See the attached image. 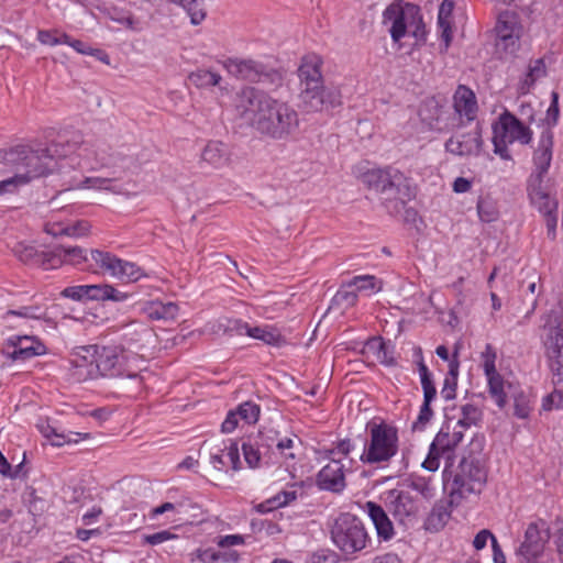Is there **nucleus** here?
<instances>
[{
	"instance_id": "1",
	"label": "nucleus",
	"mask_w": 563,
	"mask_h": 563,
	"mask_svg": "<svg viewBox=\"0 0 563 563\" xmlns=\"http://www.w3.org/2000/svg\"><path fill=\"white\" fill-rule=\"evenodd\" d=\"M87 157L89 146L80 136L64 143H52L46 147L33 148L29 145H16L0 153V163L7 167L5 173L12 175L0 180V196L15 192L31 180L52 173L55 168L66 167L64 162L70 154Z\"/></svg>"
},
{
	"instance_id": "2",
	"label": "nucleus",
	"mask_w": 563,
	"mask_h": 563,
	"mask_svg": "<svg viewBox=\"0 0 563 563\" xmlns=\"http://www.w3.org/2000/svg\"><path fill=\"white\" fill-rule=\"evenodd\" d=\"M235 111L245 124L273 140H286L299 129V114L292 106L255 87L241 89Z\"/></svg>"
},
{
	"instance_id": "3",
	"label": "nucleus",
	"mask_w": 563,
	"mask_h": 563,
	"mask_svg": "<svg viewBox=\"0 0 563 563\" xmlns=\"http://www.w3.org/2000/svg\"><path fill=\"white\" fill-rule=\"evenodd\" d=\"M553 150V132L542 131L533 153V172L528 178L527 190L531 203L543 216L548 238L555 240L559 202L550 178H547Z\"/></svg>"
},
{
	"instance_id": "4",
	"label": "nucleus",
	"mask_w": 563,
	"mask_h": 563,
	"mask_svg": "<svg viewBox=\"0 0 563 563\" xmlns=\"http://www.w3.org/2000/svg\"><path fill=\"white\" fill-rule=\"evenodd\" d=\"M322 60L317 55L302 58L298 69L300 78V99L310 111H321L341 104V93L335 87L323 86L321 75Z\"/></svg>"
},
{
	"instance_id": "5",
	"label": "nucleus",
	"mask_w": 563,
	"mask_h": 563,
	"mask_svg": "<svg viewBox=\"0 0 563 563\" xmlns=\"http://www.w3.org/2000/svg\"><path fill=\"white\" fill-rule=\"evenodd\" d=\"M364 183L384 196L385 208L390 214L400 212L406 202L415 197V189L409 179L394 167L367 172L364 175Z\"/></svg>"
},
{
	"instance_id": "6",
	"label": "nucleus",
	"mask_w": 563,
	"mask_h": 563,
	"mask_svg": "<svg viewBox=\"0 0 563 563\" xmlns=\"http://www.w3.org/2000/svg\"><path fill=\"white\" fill-rule=\"evenodd\" d=\"M126 355L120 346L88 345L79 347L77 357L73 361L76 367H84L90 363L91 368L87 376L95 378L122 377L137 378V374L125 368Z\"/></svg>"
},
{
	"instance_id": "7",
	"label": "nucleus",
	"mask_w": 563,
	"mask_h": 563,
	"mask_svg": "<svg viewBox=\"0 0 563 563\" xmlns=\"http://www.w3.org/2000/svg\"><path fill=\"white\" fill-rule=\"evenodd\" d=\"M486 471L475 459H462L449 483V505L457 506L462 499L478 495L486 483Z\"/></svg>"
},
{
	"instance_id": "8",
	"label": "nucleus",
	"mask_w": 563,
	"mask_h": 563,
	"mask_svg": "<svg viewBox=\"0 0 563 563\" xmlns=\"http://www.w3.org/2000/svg\"><path fill=\"white\" fill-rule=\"evenodd\" d=\"M331 540L345 555H352L366 548L369 537L364 523L356 516L340 514L331 526Z\"/></svg>"
},
{
	"instance_id": "9",
	"label": "nucleus",
	"mask_w": 563,
	"mask_h": 563,
	"mask_svg": "<svg viewBox=\"0 0 563 563\" xmlns=\"http://www.w3.org/2000/svg\"><path fill=\"white\" fill-rule=\"evenodd\" d=\"M397 451V429L386 423H373L369 427V440L365 443L361 461L367 464L387 462Z\"/></svg>"
},
{
	"instance_id": "10",
	"label": "nucleus",
	"mask_w": 563,
	"mask_h": 563,
	"mask_svg": "<svg viewBox=\"0 0 563 563\" xmlns=\"http://www.w3.org/2000/svg\"><path fill=\"white\" fill-rule=\"evenodd\" d=\"M493 130L494 152L503 159H510L508 144L514 142L528 144L532 139V131L508 111L499 117Z\"/></svg>"
},
{
	"instance_id": "11",
	"label": "nucleus",
	"mask_w": 563,
	"mask_h": 563,
	"mask_svg": "<svg viewBox=\"0 0 563 563\" xmlns=\"http://www.w3.org/2000/svg\"><path fill=\"white\" fill-rule=\"evenodd\" d=\"M463 430L451 428L450 423L443 424L434 440L430 444L427 459L423 461L422 466L428 471H437L440 466V459L446 460V466L452 460V454L455 448L463 440Z\"/></svg>"
},
{
	"instance_id": "12",
	"label": "nucleus",
	"mask_w": 563,
	"mask_h": 563,
	"mask_svg": "<svg viewBox=\"0 0 563 563\" xmlns=\"http://www.w3.org/2000/svg\"><path fill=\"white\" fill-rule=\"evenodd\" d=\"M384 22L390 23V35L394 42L400 41L408 27L420 21L419 8L411 3L394 2L384 11Z\"/></svg>"
},
{
	"instance_id": "13",
	"label": "nucleus",
	"mask_w": 563,
	"mask_h": 563,
	"mask_svg": "<svg viewBox=\"0 0 563 563\" xmlns=\"http://www.w3.org/2000/svg\"><path fill=\"white\" fill-rule=\"evenodd\" d=\"M455 128L451 137L445 142V151L455 156L478 155L483 144L478 124L471 125L467 131Z\"/></svg>"
},
{
	"instance_id": "14",
	"label": "nucleus",
	"mask_w": 563,
	"mask_h": 563,
	"mask_svg": "<svg viewBox=\"0 0 563 563\" xmlns=\"http://www.w3.org/2000/svg\"><path fill=\"white\" fill-rule=\"evenodd\" d=\"M549 538L550 534L545 521L539 520L529 523L525 532V540L517 550V555L522 559V562L531 563L542 554Z\"/></svg>"
},
{
	"instance_id": "15",
	"label": "nucleus",
	"mask_w": 563,
	"mask_h": 563,
	"mask_svg": "<svg viewBox=\"0 0 563 563\" xmlns=\"http://www.w3.org/2000/svg\"><path fill=\"white\" fill-rule=\"evenodd\" d=\"M477 109L475 93L468 87L460 85L453 95V111H451L454 129L471 125L476 118Z\"/></svg>"
},
{
	"instance_id": "16",
	"label": "nucleus",
	"mask_w": 563,
	"mask_h": 563,
	"mask_svg": "<svg viewBox=\"0 0 563 563\" xmlns=\"http://www.w3.org/2000/svg\"><path fill=\"white\" fill-rule=\"evenodd\" d=\"M419 117L430 130L444 132L454 130L451 110L434 97L426 99L419 109Z\"/></svg>"
},
{
	"instance_id": "17",
	"label": "nucleus",
	"mask_w": 563,
	"mask_h": 563,
	"mask_svg": "<svg viewBox=\"0 0 563 563\" xmlns=\"http://www.w3.org/2000/svg\"><path fill=\"white\" fill-rule=\"evenodd\" d=\"M228 73L239 79L262 82L277 75L260 62L254 59L228 58L222 62Z\"/></svg>"
},
{
	"instance_id": "18",
	"label": "nucleus",
	"mask_w": 563,
	"mask_h": 563,
	"mask_svg": "<svg viewBox=\"0 0 563 563\" xmlns=\"http://www.w3.org/2000/svg\"><path fill=\"white\" fill-rule=\"evenodd\" d=\"M520 31L521 27L515 14L500 13L496 25V47L506 54L515 53L519 47Z\"/></svg>"
},
{
	"instance_id": "19",
	"label": "nucleus",
	"mask_w": 563,
	"mask_h": 563,
	"mask_svg": "<svg viewBox=\"0 0 563 563\" xmlns=\"http://www.w3.org/2000/svg\"><path fill=\"white\" fill-rule=\"evenodd\" d=\"M225 330L240 335L246 334L250 338L260 340L272 346L279 347L286 343V339L276 328L272 325L251 327L249 323L243 322L242 320L234 319L228 320Z\"/></svg>"
},
{
	"instance_id": "20",
	"label": "nucleus",
	"mask_w": 563,
	"mask_h": 563,
	"mask_svg": "<svg viewBox=\"0 0 563 563\" xmlns=\"http://www.w3.org/2000/svg\"><path fill=\"white\" fill-rule=\"evenodd\" d=\"M385 495L386 508L399 523L406 525L415 517L417 506L408 492L390 489Z\"/></svg>"
},
{
	"instance_id": "21",
	"label": "nucleus",
	"mask_w": 563,
	"mask_h": 563,
	"mask_svg": "<svg viewBox=\"0 0 563 563\" xmlns=\"http://www.w3.org/2000/svg\"><path fill=\"white\" fill-rule=\"evenodd\" d=\"M317 486L332 493H341L345 488V465L341 459L331 457L318 472Z\"/></svg>"
},
{
	"instance_id": "22",
	"label": "nucleus",
	"mask_w": 563,
	"mask_h": 563,
	"mask_svg": "<svg viewBox=\"0 0 563 563\" xmlns=\"http://www.w3.org/2000/svg\"><path fill=\"white\" fill-rule=\"evenodd\" d=\"M90 254L81 246L59 245L51 251L52 269L62 265H71L78 267L89 262Z\"/></svg>"
},
{
	"instance_id": "23",
	"label": "nucleus",
	"mask_w": 563,
	"mask_h": 563,
	"mask_svg": "<svg viewBox=\"0 0 563 563\" xmlns=\"http://www.w3.org/2000/svg\"><path fill=\"white\" fill-rule=\"evenodd\" d=\"M545 327L549 328L544 342L547 355L551 360L559 361L563 356V320L559 319L556 312H552L548 317Z\"/></svg>"
},
{
	"instance_id": "24",
	"label": "nucleus",
	"mask_w": 563,
	"mask_h": 563,
	"mask_svg": "<svg viewBox=\"0 0 563 563\" xmlns=\"http://www.w3.org/2000/svg\"><path fill=\"white\" fill-rule=\"evenodd\" d=\"M13 254L24 264L52 269L51 251H38L35 246L19 242L12 249Z\"/></svg>"
},
{
	"instance_id": "25",
	"label": "nucleus",
	"mask_w": 563,
	"mask_h": 563,
	"mask_svg": "<svg viewBox=\"0 0 563 563\" xmlns=\"http://www.w3.org/2000/svg\"><path fill=\"white\" fill-rule=\"evenodd\" d=\"M366 510L375 526L378 538L385 541L390 540L394 537L395 531L393 522L386 514L385 509L373 501H367Z\"/></svg>"
},
{
	"instance_id": "26",
	"label": "nucleus",
	"mask_w": 563,
	"mask_h": 563,
	"mask_svg": "<svg viewBox=\"0 0 563 563\" xmlns=\"http://www.w3.org/2000/svg\"><path fill=\"white\" fill-rule=\"evenodd\" d=\"M201 159L214 168L223 167L230 159L228 146L220 141H210L202 150Z\"/></svg>"
},
{
	"instance_id": "27",
	"label": "nucleus",
	"mask_w": 563,
	"mask_h": 563,
	"mask_svg": "<svg viewBox=\"0 0 563 563\" xmlns=\"http://www.w3.org/2000/svg\"><path fill=\"white\" fill-rule=\"evenodd\" d=\"M45 353L46 347L38 340L33 336H22L18 339L14 351L11 353V357L13 360H27Z\"/></svg>"
},
{
	"instance_id": "28",
	"label": "nucleus",
	"mask_w": 563,
	"mask_h": 563,
	"mask_svg": "<svg viewBox=\"0 0 563 563\" xmlns=\"http://www.w3.org/2000/svg\"><path fill=\"white\" fill-rule=\"evenodd\" d=\"M89 254L91 261L95 263V266L89 265L87 267L88 271L96 272L97 269H100L113 277L115 274L117 265L119 264V257L111 254L110 252L100 250H90Z\"/></svg>"
},
{
	"instance_id": "29",
	"label": "nucleus",
	"mask_w": 563,
	"mask_h": 563,
	"mask_svg": "<svg viewBox=\"0 0 563 563\" xmlns=\"http://www.w3.org/2000/svg\"><path fill=\"white\" fill-rule=\"evenodd\" d=\"M454 9L453 0H443L439 8L438 13V25L441 30V38L445 44V48L449 47L452 40V27H451V15Z\"/></svg>"
},
{
	"instance_id": "30",
	"label": "nucleus",
	"mask_w": 563,
	"mask_h": 563,
	"mask_svg": "<svg viewBox=\"0 0 563 563\" xmlns=\"http://www.w3.org/2000/svg\"><path fill=\"white\" fill-rule=\"evenodd\" d=\"M37 429L46 439L51 441L52 445L55 446H60L67 442H77L78 440L73 439V435L80 437L81 439H87L89 437L88 433H58L57 430L51 426L48 421L38 422Z\"/></svg>"
},
{
	"instance_id": "31",
	"label": "nucleus",
	"mask_w": 563,
	"mask_h": 563,
	"mask_svg": "<svg viewBox=\"0 0 563 563\" xmlns=\"http://www.w3.org/2000/svg\"><path fill=\"white\" fill-rule=\"evenodd\" d=\"M144 312L153 320H174L178 314V306L174 302H148Z\"/></svg>"
},
{
	"instance_id": "32",
	"label": "nucleus",
	"mask_w": 563,
	"mask_h": 563,
	"mask_svg": "<svg viewBox=\"0 0 563 563\" xmlns=\"http://www.w3.org/2000/svg\"><path fill=\"white\" fill-rule=\"evenodd\" d=\"M547 74L545 64L543 59H536L529 65L528 71L525 78L520 81L519 90L522 95L530 91L534 82L544 77Z\"/></svg>"
},
{
	"instance_id": "33",
	"label": "nucleus",
	"mask_w": 563,
	"mask_h": 563,
	"mask_svg": "<svg viewBox=\"0 0 563 563\" xmlns=\"http://www.w3.org/2000/svg\"><path fill=\"white\" fill-rule=\"evenodd\" d=\"M488 382V391L499 408H504L507 402V395L505 393V383L503 376L496 372L485 374Z\"/></svg>"
},
{
	"instance_id": "34",
	"label": "nucleus",
	"mask_w": 563,
	"mask_h": 563,
	"mask_svg": "<svg viewBox=\"0 0 563 563\" xmlns=\"http://www.w3.org/2000/svg\"><path fill=\"white\" fill-rule=\"evenodd\" d=\"M450 516L451 512L449 510L448 505L443 503L435 504L427 518V529L432 531H439L448 522Z\"/></svg>"
},
{
	"instance_id": "35",
	"label": "nucleus",
	"mask_w": 563,
	"mask_h": 563,
	"mask_svg": "<svg viewBox=\"0 0 563 563\" xmlns=\"http://www.w3.org/2000/svg\"><path fill=\"white\" fill-rule=\"evenodd\" d=\"M112 179L111 178H102V177H86L84 180L71 178L65 183L67 186L65 190L76 189V188H92V189H103V190H112Z\"/></svg>"
},
{
	"instance_id": "36",
	"label": "nucleus",
	"mask_w": 563,
	"mask_h": 563,
	"mask_svg": "<svg viewBox=\"0 0 563 563\" xmlns=\"http://www.w3.org/2000/svg\"><path fill=\"white\" fill-rule=\"evenodd\" d=\"M143 276L144 272L140 266L132 262L119 258V264L117 265L113 277L128 283H135Z\"/></svg>"
},
{
	"instance_id": "37",
	"label": "nucleus",
	"mask_w": 563,
	"mask_h": 563,
	"mask_svg": "<svg viewBox=\"0 0 563 563\" xmlns=\"http://www.w3.org/2000/svg\"><path fill=\"white\" fill-rule=\"evenodd\" d=\"M173 2L187 12L194 25L200 24L207 15L203 0H173Z\"/></svg>"
},
{
	"instance_id": "38",
	"label": "nucleus",
	"mask_w": 563,
	"mask_h": 563,
	"mask_svg": "<svg viewBox=\"0 0 563 563\" xmlns=\"http://www.w3.org/2000/svg\"><path fill=\"white\" fill-rule=\"evenodd\" d=\"M462 417L456 421L455 428L463 430V432L472 427L476 426L482 420V411L474 405L467 404L461 408Z\"/></svg>"
},
{
	"instance_id": "39",
	"label": "nucleus",
	"mask_w": 563,
	"mask_h": 563,
	"mask_svg": "<svg viewBox=\"0 0 563 563\" xmlns=\"http://www.w3.org/2000/svg\"><path fill=\"white\" fill-rule=\"evenodd\" d=\"M188 78L192 85L199 88L217 86L222 79L218 73L208 69H198L192 71Z\"/></svg>"
},
{
	"instance_id": "40",
	"label": "nucleus",
	"mask_w": 563,
	"mask_h": 563,
	"mask_svg": "<svg viewBox=\"0 0 563 563\" xmlns=\"http://www.w3.org/2000/svg\"><path fill=\"white\" fill-rule=\"evenodd\" d=\"M242 452L246 464L251 468L260 467L262 460L266 457L263 451L258 449V444L253 442L251 438L242 443Z\"/></svg>"
},
{
	"instance_id": "41",
	"label": "nucleus",
	"mask_w": 563,
	"mask_h": 563,
	"mask_svg": "<svg viewBox=\"0 0 563 563\" xmlns=\"http://www.w3.org/2000/svg\"><path fill=\"white\" fill-rule=\"evenodd\" d=\"M299 446L300 440L298 437L279 439L276 432L275 448L286 461L296 459V451Z\"/></svg>"
},
{
	"instance_id": "42",
	"label": "nucleus",
	"mask_w": 563,
	"mask_h": 563,
	"mask_svg": "<svg viewBox=\"0 0 563 563\" xmlns=\"http://www.w3.org/2000/svg\"><path fill=\"white\" fill-rule=\"evenodd\" d=\"M437 390L423 391V404L420 408V412L417 421L413 423V429H422L432 418L433 412L430 408L431 401L435 398Z\"/></svg>"
},
{
	"instance_id": "43",
	"label": "nucleus",
	"mask_w": 563,
	"mask_h": 563,
	"mask_svg": "<svg viewBox=\"0 0 563 563\" xmlns=\"http://www.w3.org/2000/svg\"><path fill=\"white\" fill-rule=\"evenodd\" d=\"M347 287H355L357 291H378L380 290V285L375 276L373 275H360L353 277L351 282L347 283Z\"/></svg>"
},
{
	"instance_id": "44",
	"label": "nucleus",
	"mask_w": 563,
	"mask_h": 563,
	"mask_svg": "<svg viewBox=\"0 0 563 563\" xmlns=\"http://www.w3.org/2000/svg\"><path fill=\"white\" fill-rule=\"evenodd\" d=\"M409 487L426 499H430L434 496L435 487L431 477L416 476L410 481Z\"/></svg>"
},
{
	"instance_id": "45",
	"label": "nucleus",
	"mask_w": 563,
	"mask_h": 563,
	"mask_svg": "<svg viewBox=\"0 0 563 563\" xmlns=\"http://www.w3.org/2000/svg\"><path fill=\"white\" fill-rule=\"evenodd\" d=\"M239 418L247 424L255 423L258 420L261 408L258 405L252 401H245L241 404L236 410H234Z\"/></svg>"
},
{
	"instance_id": "46",
	"label": "nucleus",
	"mask_w": 563,
	"mask_h": 563,
	"mask_svg": "<svg viewBox=\"0 0 563 563\" xmlns=\"http://www.w3.org/2000/svg\"><path fill=\"white\" fill-rule=\"evenodd\" d=\"M251 440L258 444V449L262 450L266 456L272 448L275 446L276 431H260L255 437H252Z\"/></svg>"
},
{
	"instance_id": "47",
	"label": "nucleus",
	"mask_w": 563,
	"mask_h": 563,
	"mask_svg": "<svg viewBox=\"0 0 563 563\" xmlns=\"http://www.w3.org/2000/svg\"><path fill=\"white\" fill-rule=\"evenodd\" d=\"M347 284L343 286L338 292L334 295L332 302L339 306L352 307L357 301V295L354 289H350Z\"/></svg>"
},
{
	"instance_id": "48",
	"label": "nucleus",
	"mask_w": 563,
	"mask_h": 563,
	"mask_svg": "<svg viewBox=\"0 0 563 563\" xmlns=\"http://www.w3.org/2000/svg\"><path fill=\"white\" fill-rule=\"evenodd\" d=\"M37 40L44 45L64 44L68 41V35L57 30L53 31H38Z\"/></svg>"
},
{
	"instance_id": "49",
	"label": "nucleus",
	"mask_w": 563,
	"mask_h": 563,
	"mask_svg": "<svg viewBox=\"0 0 563 563\" xmlns=\"http://www.w3.org/2000/svg\"><path fill=\"white\" fill-rule=\"evenodd\" d=\"M514 401V415L519 419H527L531 411L529 397L520 391L515 396Z\"/></svg>"
},
{
	"instance_id": "50",
	"label": "nucleus",
	"mask_w": 563,
	"mask_h": 563,
	"mask_svg": "<svg viewBox=\"0 0 563 563\" xmlns=\"http://www.w3.org/2000/svg\"><path fill=\"white\" fill-rule=\"evenodd\" d=\"M384 345L385 342L382 338H371L365 342L362 354L367 358L371 356L376 358V356L383 351Z\"/></svg>"
},
{
	"instance_id": "51",
	"label": "nucleus",
	"mask_w": 563,
	"mask_h": 563,
	"mask_svg": "<svg viewBox=\"0 0 563 563\" xmlns=\"http://www.w3.org/2000/svg\"><path fill=\"white\" fill-rule=\"evenodd\" d=\"M24 501L29 504L30 511L38 512L43 511L44 500L36 495V490L33 487H27L23 494Z\"/></svg>"
},
{
	"instance_id": "52",
	"label": "nucleus",
	"mask_w": 563,
	"mask_h": 563,
	"mask_svg": "<svg viewBox=\"0 0 563 563\" xmlns=\"http://www.w3.org/2000/svg\"><path fill=\"white\" fill-rule=\"evenodd\" d=\"M482 360L485 374L497 372L495 366L496 352L490 344H486L485 350L482 352Z\"/></svg>"
},
{
	"instance_id": "53",
	"label": "nucleus",
	"mask_w": 563,
	"mask_h": 563,
	"mask_svg": "<svg viewBox=\"0 0 563 563\" xmlns=\"http://www.w3.org/2000/svg\"><path fill=\"white\" fill-rule=\"evenodd\" d=\"M60 295L65 298L81 301L88 299V285H78L66 287Z\"/></svg>"
},
{
	"instance_id": "54",
	"label": "nucleus",
	"mask_w": 563,
	"mask_h": 563,
	"mask_svg": "<svg viewBox=\"0 0 563 563\" xmlns=\"http://www.w3.org/2000/svg\"><path fill=\"white\" fill-rule=\"evenodd\" d=\"M23 470V462L18 464L14 468L10 465L3 454L0 452V474L4 477L16 478L21 475Z\"/></svg>"
},
{
	"instance_id": "55",
	"label": "nucleus",
	"mask_w": 563,
	"mask_h": 563,
	"mask_svg": "<svg viewBox=\"0 0 563 563\" xmlns=\"http://www.w3.org/2000/svg\"><path fill=\"white\" fill-rule=\"evenodd\" d=\"M90 224L87 221L80 220L75 222L74 224H69L65 227V235L80 238L86 235L89 232Z\"/></svg>"
},
{
	"instance_id": "56",
	"label": "nucleus",
	"mask_w": 563,
	"mask_h": 563,
	"mask_svg": "<svg viewBox=\"0 0 563 563\" xmlns=\"http://www.w3.org/2000/svg\"><path fill=\"white\" fill-rule=\"evenodd\" d=\"M551 99V104L547 111V121L549 125L554 126L558 123L560 114L559 93L556 91H552Z\"/></svg>"
},
{
	"instance_id": "57",
	"label": "nucleus",
	"mask_w": 563,
	"mask_h": 563,
	"mask_svg": "<svg viewBox=\"0 0 563 563\" xmlns=\"http://www.w3.org/2000/svg\"><path fill=\"white\" fill-rule=\"evenodd\" d=\"M176 536L169 532L168 530H162L158 532H155L153 534H145L143 536V542L151 544V545H157L165 541H168L170 539H175Z\"/></svg>"
},
{
	"instance_id": "58",
	"label": "nucleus",
	"mask_w": 563,
	"mask_h": 563,
	"mask_svg": "<svg viewBox=\"0 0 563 563\" xmlns=\"http://www.w3.org/2000/svg\"><path fill=\"white\" fill-rule=\"evenodd\" d=\"M418 369L423 391L437 390L431 379V374L422 360L418 363Z\"/></svg>"
},
{
	"instance_id": "59",
	"label": "nucleus",
	"mask_w": 563,
	"mask_h": 563,
	"mask_svg": "<svg viewBox=\"0 0 563 563\" xmlns=\"http://www.w3.org/2000/svg\"><path fill=\"white\" fill-rule=\"evenodd\" d=\"M563 405V391L554 390L543 399L542 408L551 410L553 407H561Z\"/></svg>"
},
{
	"instance_id": "60",
	"label": "nucleus",
	"mask_w": 563,
	"mask_h": 563,
	"mask_svg": "<svg viewBox=\"0 0 563 563\" xmlns=\"http://www.w3.org/2000/svg\"><path fill=\"white\" fill-rule=\"evenodd\" d=\"M457 378L445 377L443 387L441 389V396L445 400H451L455 397Z\"/></svg>"
},
{
	"instance_id": "61",
	"label": "nucleus",
	"mask_w": 563,
	"mask_h": 563,
	"mask_svg": "<svg viewBox=\"0 0 563 563\" xmlns=\"http://www.w3.org/2000/svg\"><path fill=\"white\" fill-rule=\"evenodd\" d=\"M224 449H228L227 456L229 457L232 468L234 471L241 470V462H240V453H239V446L236 442L231 441L229 446H224Z\"/></svg>"
},
{
	"instance_id": "62",
	"label": "nucleus",
	"mask_w": 563,
	"mask_h": 563,
	"mask_svg": "<svg viewBox=\"0 0 563 563\" xmlns=\"http://www.w3.org/2000/svg\"><path fill=\"white\" fill-rule=\"evenodd\" d=\"M13 313L31 319H42L46 314L45 310L40 307H23L18 311H13Z\"/></svg>"
},
{
	"instance_id": "63",
	"label": "nucleus",
	"mask_w": 563,
	"mask_h": 563,
	"mask_svg": "<svg viewBox=\"0 0 563 563\" xmlns=\"http://www.w3.org/2000/svg\"><path fill=\"white\" fill-rule=\"evenodd\" d=\"M493 538H495V536L489 530L483 529L475 536L473 540V547L477 551L483 550L489 539L493 542Z\"/></svg>"
},
{
	"instance_id": "64",
	"label": "nucleus",
	"mask_w": 563,
	"mask_h": 563,
	"mask_svg": "<svg viewBox=\"0 0 563 563\" xmlns=\"http://www.w3.org/2000/svg\"><path fill=\"white\" fill-rule=\"evenodd\" d=\"M198 559L202 563H216L221 558V552H216L212 549L198 550Z\"/></svg>"
}]
</instances>
